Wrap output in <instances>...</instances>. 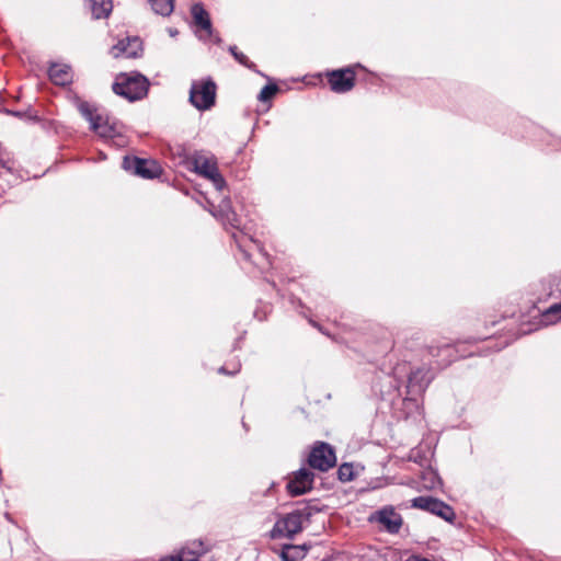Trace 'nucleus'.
Here are the masks:
<instances>
[{"label": "nucleus", "instance_id": "nucleus-9", "mask_svg": "<svg viewBox=\"0 0 561 561\" xmlns=\"http://www.w3.org/2000/svg\"><path fill=\"white\" fill-rule=\"evenodd\" d=\"M191 14L194 25L196 26V34L202 41H209L214 38L215 43H220L219 37H214L213 24L209 13L205 10L202 3H195L191 8Z\"/></svg>", "mask_w": 561, "mask_h": 561}, {"label": "nucleus", "instance_id": "nucleus-22", "mask_svg": "<svg viewBox=\"0 0 561 561\" xmlns=\"http://www.w3.org/2000/svg\"><path fill=\"white\" fill-rule=\"evenodd\" d=\"M229 51L231 53V55L234 57V59L239 64H241L242 66H244L249 69H254L255 65L253 62H251L249 60V58L243 53L238 51L237 46H230Z\"/></svg>", "mask_w": 561, "mask_h": 561}, {"label": "nucleus", "instance_id": "nucleus-19", "mask_svg": "<svg viewBox=\"0 0 561 561\" xmlns=\"http://www.w3.org/2000/svg\"><path fill=\"white\" fill-rule=\"evenodd\" d=\"M305 557V549L300 546L285 545L280 552L283 561H297Z\"/></svg>", "mask_w": 561, "mask_h": 561}, {"label": "nucleus", "instance_id": "nucleus-7", "mask_svg": "<svg viewBox=\"0 0 561 561\" xmlns=\"http://www.w3.org/2000/svg\"><path fill=\"white\" fill-rule=\"evenodd\" d=\"M411 506L430 512L449 523H451L456 517L455 511L451 506L433 496L414 497L411 501Z\"/></svg>", "mask_w": 561, "mask_h": 561}, {"label": "nucleus", "instance_id": "nucleus-16", "mask_svg": "<svg viewBox=\"0 0 561 561\" xmlns=\"http://www.w3.org/2000/svg\"><path fill=\"white\" fill-rule=\"evenodd\" d=\"M48 77L57 85H67L72 82L71 67L66 64L54 62L48 69Z\"/></svg>", "mask_w": 561, "mask_h": 561}, {"label": "nucleus", "instance_id": "nucleus-15", "mask_svg": "<svg viewBox=\"0 0 561 561\" xmlns=\"http://www.w3.org/2000/svg\"><path fill=\"white\" fill-rule=\"evenodd\" d=\"M207 551L204 542L194 540L181 548L176 553L162 558L160 561H197Z\"/></svg>", "mask_w": 561, "mask_h": 561}, {"label": "nucleus", "instance_id": "nucleus-29", "mask_svg": "<svg viewBox=\"0 0 561 561\" xmlns=\"http://www.w3.org/2000/svg\"><path fill=\"white\" fill-rule=\"evenodd\" d=\"M560 311H561V304H557L549 308L548 313H558Z\"/></svg>", "mask_w": 561, "mask_h": 561}, {"label": "nucleus", "instance_id": "nucleus-31", "mask_svg": "<svg viewBox=\"0 0 561 561\" xmlns=\"http://www.w3.org/2000/svg\"><path fill=\"white\" fill-rule=\"evenodd\" d=\"M310 323H311L313 327L319 328V325H318L316 322L310 321Z\"/></svg>", "mask_w": 561, "mask_h": 561}, {"label": "nucleus", "instance_id": "nucleus-20", "mask_svg": "<svg viewBox=\"0 0 561 561\" xmlns=\"http://www.w3.org/2000/svg\"><path fill=\"white\" fill-rule=\"evenodd\" d=\"M152 10L162 16H169L174 9V0H148Z\"/></svg>", "mask_w": 561, "mask_h": 561}, {"label": "nucleus", "instance_id": "nucleus-11", "mask_svg": "<svg viewBox=\"0 0 561 561\" xmlns=\"http://www.w3.org/2000/svg\"><path fill=\"white\" fill-rule=\"evenodd\" d=\"M314 473L307 469L300 468L289 478L286 489L291 496H299L312 490Z\"/></svg>", "mask_w": 561, "mask_h": 561}, {"label": "nucleus", "instance_id": "nucleus-8", "mask_svg": "<svg viewBox=\"0 0 561 561\" xmlns=\"http://www.w3.org/2000/svg\"><path fill=\"white\" fill-rule=\"evenodd\" d=\"M308 463L311 468L325 472L335 466V453L329 444L319 442L311 449Z\"/></svg>", "mask_w": 561, "mask_h": 561}, {"label": "nucleus", "instance_id": "nucleus-26", "mask_svg": "<svg viewBox=\"0 0 561 561\" xmlns=\"http://www.w3.org/2000/svg\"><path fill=\"white\" fill-rule=\"evenodd\" d=\"M425 476L430 478L431 488H434L436 482L438 481L437 474L434 471L430 470L425 473Z\"/></svg>", "mask_w": 561, "mask_h": 561}, {"label": "nucleus", "instance_id": "nucleus-27", "mask_svg": "<svg viewBox=\"0 0 561 561\" xmlns=\"http://www.w3.org/2000/svg\"><path fill=\"white\" fill-rule=\"evenodd\" d=\"M239 369H240V364H237V365H236V367H234V369H233L232 371H228V370H227V368H226L225 366H221V367L219 368V370H218V371H219L220 374L233 375V374H236L237 371H239Z\"/></svg>", "mask_w": 561, "mask_h": 561}, {"label": "nucleus", "instance_id": "nucleus-25", "mask_svg": "<svg viewBox=\"0 0 561 561\" xmlns=\"http://www.w3.org/2000/svg\"><path fill=\"white\" fill-rule=\"evenodd\" d=\"M0 167L4 168L7 170H11V167L9 165V160L4 158V153L2 148L0 147Z\"/></svg>", "mask_w": 561, "mask_h": 561}, {"label": "nucleus", "instance_id": "nucleus-30", "mask_svg": "<svg viewBox=\"0 0 561 561\" xmlns=\"http://www.w3.org/2000/svg\"><path fill=\"white\" fill-rule=\"evenodd\" d=\"M178 32L170 30V35L174 36Z\"/></svg>", "mask_w": 561, "mask_h": 561}, {"label": "nucleus", "instance_id": "nucleus-23", "mask_svg": "<svg viewBox=\"0 0 561 561\" xmlns=\"http://www.w3.org/2000/svg\"><path fill=\"white\" fill-rule=\"evenodd\" d=\"M277 91H278V87L276 84H274V83L266 84L265 87H263V89L259 93L257 99L261 102H267L277 93Z\"/></svg>", "mask_w": 561, "mask_h": 561}, {"label": "nucleus", "instance_id": "nucleus-5", "mask_svg": "<svg viewBox=\"0 0 561 561\" xmlns=\"http://www.w3.org/2000/svg\"><path fill=\"white\" fill-rule=\"evenodd\" d=\"M194 171L199 175L210 180L217 190H222L226 185L225 179L220 174L217 160L214 156L196 153L193 157Z\"/></svg>", "mask_w": 561, "mask_h": 561}, {"label": "nucleus", "instance_id": "nucleus-10", "mask_svg": "<svg viewBox=\"0 0 561 561\" xmlns=\"http://www.w3.org/2000/svg\"><path fill=\"white\" fill-rule=\"evenodd\" d=\"M123 168L136 175L144 179L158 178L162 170L161 167L154 160L140 159L137 157H125L123 161Z\"/></svg>", "mask_w": 561, "mask_h": 561}, {"label": "nucleus", "instance_id": "nucleus-6", "mask_svg": "<svg viewBox=\"0 0 561 561\" xmlns=\"http://www.w3.org/2000/svg\"><path fill=\"white\" fill-rule=\"evenodd\" d=\"M368 522L378 525L380 530L398 534L402 527L403 518L393 506L387 505L373 512Z\"/></svg>", "mask_w": 561, "mask_h": 561}, {"label": "nucleus", "instance_id": "nucleus-12", "mask_svg": "<svg viewBox=\"0 0 561 561\" xmlns=\"http://www.w3.org/2000/svg\"><path fill=\"white\" fill-rule=\"evenodd\" d=\"M328 82L336 93L348 92L355 84V72L351 67L333 70L328 73Z\"/></svg>", "mask_w": 561, "mask_h": 561}, {"label": "nucleus", "instance_id": "nucleus-14", "mask_svg": "<svg viewBox=\"0 0 561 561\" xmlns=\"http://www.w3.org/2000/svg\"><path fill=\"white\" fill-rule=\"evenodd\" d=\"M142 51V44L139 37H126L118 41L116 45L111 48V55L114 58L126 57L136 58Z\"/></svg>", "mask_w": 561, "mask_h": 561}, {"label": "nucleus", "instance_id": "nucleus-18", "mask_svg": "<svg viewBox=\"0 0 561 561\" xmlns=\"http://www.w3.org/2000/svg\"><path fill=\"white\" fill-rule=\"evenodd\" d=\"M92 16L96 20L107 18L113 10L112 0H84Z\"/></svg>", "mask_w": 561, "mask_h": 561}, {"label": "nucleus", "instance_id": "nucleus-2", "mask_svg": "<svg viewBox=\"0 0 561 561\" xmlns=\"http://www.w3.org/2000/svg\"><path fill=\"white\" fill-rule=\"evenodd\" d=\"M73 104L79 113L90 123V128L102 138H114L121 135L119 124L111 122L107 116L98 112V107L76 96Z\"/></svg>", "mask_w": 561, "mask_h": 561}, {"label": "nucleus", "instance_id": "nucleus-3", "mask_svg": "<svg viewBox=\"0 0 561 561\" xmlns=\"http://www.w3.org/2000/svg\"><path fill=\"white\" fill-rule=\"evenodd\" d=\"M148 79L136 71L119 73L113 83V91L128 101H137L148 93Z\"/></svg>", "mask_w": 561, "mask_h": 561}, {"label": "nucleus", "instance_id": "nucleus-24", "mask_svg": "<svg viewBox=\"0 0 561 561\" xmlns=\"http://www.w3.org/2000/svg\"><path fill=\"white\" fill-rule=\"evenodd\" d=\"M337 476L342 482H348V481L353 480V478H354L353 466L351 463L341 465L337 470Z\"/></svg>", "mask_w": 561, "mask_h": 561}, {"label": "nucleus", "instance_id": "nucleus-4", "mask_svg": "<svg viewBox=\"0 0 561 561\" xmlns=\"http://www.w3.org/2000/svg\"><path fill=\"white\" fill-rule=\"evenodd\" d=\"M216 83L211 79L193 81L190 89V103L199 111L211 108L216 100Z\"/></svg>", "mask_w": 561, "mask_h": 561}, {"label": "nucleus", "instance_id": "nucleus-17", "mask_svg": "<svg viewBox=\"0 0 561 561\" xmlns=\"http://www.w3.org/2000/svg\"><path fill=\"white\" fill-rule=\"evenodd\" d=\"M430 355L436 357L439 367L448 366L455 358V348L450 344L431 345L428 347Z\"/></svg>", "mask_w": 561, "mask_h": 561}, {"label": "nucleus", "instance_id": "nucleus-13", "mask_svg": "<svg viewBox=\"0 0 561 561\" xmlns=\"http://www.w3.org/2000/svg\"><path fill=\"white\" fill-rule=\"evenodd\" d=\"M433 379V375L430 370L424 368H416L409 374L408 377V394L409 396H420L422 394L431 380Z\"/></svg>", "mask_w": 561, "mask_h": 561}, {"label": "nucleus", "instance_id": "nucleus-1", "mask_svg": "<svg viewBox=\"0 0 561 561\" xmlns=\"http://www.w3.org/2000/svg\"><path fill=\"white\" fill-rule=\"evenodd\" d=\"M319 511L314 505L305 504L302 507L284 515L274 524L270 533L271 538H293L302 530L304 526L310 522L311 516Z\"/></svg>", "mask_w": 561, "mask_h": 561}, {"label": "nucleus", "instance_id": "nucleus-28", "mask_svg": "<svg viewBox=\"0 0 561 561\" xmlns=\"http://www.w3.org/2000/svg\"><path fill=\"white\" fill-rule=\"evenodd\" d=\"M409 460L419 462V450L412 449L409 455Z\"/></svg>", "mask_w": 561, "mask_h": 561}, {"label": "nucleus", "instance_id": "nucleus-21", "mask_svg": "<svg viewBox=\"0 0 561 561\" xmlns=\"http://www.w3.org/2000/svg\"><path fill=\"white\" fill-rule=\"evenodd\" d=\"M232 237L237 243V245L239 247V249L241 250V252L243 253L244 257L245 259H249L250 257V249L248 248V244L247 242L249 241L250 243H253L260 251H261V248L259 244L255 243V241L251 238V237H247L244 233H240V234H237V233H232Z\"/></svg>", "mask_w": 561, "mask_h": 561}]
</instances>
